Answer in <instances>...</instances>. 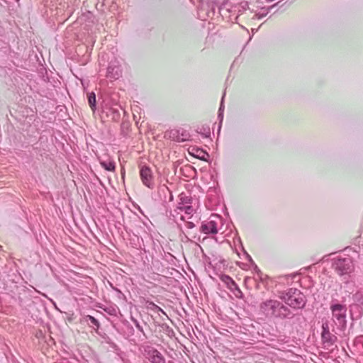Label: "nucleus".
I'll use <instances>...</instances> for the list:
<instances>
[{
	"label": "nucleus",
	"instance_id": "nucleus-39",
	"mask_svg": "<svg viewBox=\"0 0 363 363\" xmlns=\"http://www.w3.org/2000/svg\"><path fill=\"white\" fill-rule=\"evenodd\" d=\"M246 256H247V259L249 260V262H250L251 263H252L253 264H255V263H254V262H253V260H252V257H251L248 254H247V253H246Z\"/></svg>",
	"mask_w": 363,
	"mask_h": 363
},
{
	"label": "nucleus",
	"instance_id": "nucleus-34",
	"mask_svg": "<svg viewBox=\"0 0 363 363\" xmlns=\"http://www.w3.org/2000/svg\"><path fill=\"white\" fill-rule=\"evenodd\" d=\"M186 225L189 229H192V228H194L196 226V225L193 222H191V221H187L186 223Z\"/></svg>",
	"mask_w": 363,
	"mask_h": 363
},
{
	"label": "nucleus",
	"instance_id": "nucleus-28",
	"mask_svg": "<svg viewBox=\"0 0 363 363\" xmlns=\"http://www.w3.org/2000/svg\"><path fill=\"white\" fill-rule=\"evenodd\" d=\"M131 320L133 322V323L135 324V327L137 328V329H138L140 332H141V333H143V335L145 337H146V335H145V332H144V330H143V327L140 325L139 322H138V321L135 318H133V316L131 317Z\"/></svg>",
	"mask_w": 363,
	"mask_h": 363
},
{
	"label": "nucleus",
	"instance_id": "nucleus-31",
	"mask_svg": "<svg viewBox=\"0 0 363 363\" xmlns=\"http://www.w3.org/2000/svg\"><path fill=\"white\" fill-rule=\"evenodd\" d=\"M160 191H162L163 193H166L167 192L169 194V201H172L173 199V196L172 194V192L170 191V190L168 189V187L165 185H163L161 188H160Z\"/></svg>",
	"mask_w": 363,
	"mask_h": 363
},
{
	"label": "nucleus",
	"instance_id": "nucleus-22",
	"mask_svg": "<svg viewBox=\"0 0 363 363\" xmlns=\"http://www.w3.org/2000/svg\"><path fill=\"white\" fill-rule=\"evenodd\" d=\"M196 132L203 135L205 138H208L211 135V130L208 125L202 126L199 130H197Z\"/></svg>",
	"mask_w": 363,
	"mask_h": 363
},
{
	"label": "nucleus",
	"instance_id": "nucleus-20",
	"mask_svg": "<svg viewBox=\"0 0 363 363\" xmlns=\"http://www.w3.org/2000/svg\"><path fill=\"white\" fill-rule=\"evenodd\" d=\"M180 142L189 140L190 133L184 128H179Z\"/></svg>",
	"mask_w": 363,
	"mask_h": 363
},
{
	"label": "nucleus",
	"instance_id": "nucleus-38",
	"mask_svg": "<svg viewBox=\"0 0 363 363\" xmlns=\"http://www.w3.org/2000/svg\"><path fill=\"white\" fill-rule=\"evenodd\" d=\"M106 343H107V340H111L107 335H104L102 336Z\"/></svg>",
	"mask_w": 363,
	"mask_h": 363
},
{
	"label": "nucleus",
	"instance_id": "nucleus-33",
	"mask_svg": "<svg viewBox=\"0 0 363 363\" xmlns=\"http://www.w3.org/2000/svg\"><path fill=\"white\" fill-rule=\"evenodd\" d=\"M237 286H238L235 281L233 279V281L230 283V284L228 285V288L231 291H234V289H235L237 287Z\"/></svg>",
	"mask_w": 363,
	"mask_h": 363
},
{
	"label": "nucleus",
	"instance_id": "nucleus-35",
	"mask_svg": "<svg viewBox=\"0 0 363 363\" xmlns=\"http://www.w3.org/2000/svg\"><path fill=\"white\" fill-rule=\"evenodd\" d=\"M225 93L222 97V99H221V102H220V107H219V110L218 111H221V112H223L224 111V105H223V99H224V96H225Z\"/></svg>",
	"mask_w": 363,
	"mask_h": 363
},
{
	"label": "nucleus",
	"instance_id": "nucleus-25",
	"mask_svg": "<svg viewBox=\"0 0 363 363\" xmlns=\"http://www.w3.org/2000/svg\"><path fill=\"white\" fill-rule=\"evenodd\" d=\"M107 344L116 353L118 354L121 352L120 347L112 340H107Z\"/></svg>",
	"mask_w": 363,
	"mask_h": 363
},
{
	"label": "nucleus",
	"instance_id": "nucleus-3",
	"mask_svg": "<svg viewBox=\"0 0 363 363\" xmlns=\"http://www.w3.org/2000/svg\"><path fill=\"white\" fill-rule=\"evenodd\" d=\"M332 267L340 276L348 274L354 269L353 262L349 257L335 259Z\"/></svg>",
	"mask_w": 363,
	"mask_h": 363
},
{
	"label": "nucleus",
	"instance_id": "nucleus-7",
	"mask_svg": "<svg viewBox=\"0 0 363 363\" xmlns=\"http://www.w3.org/2000/svg\"><path fill=\"white\" fill-rule=\"evenodd\" d=\"M306 303V297L303 293H301L298 294L296 296H294L293 298H291L289 301H286L284 303L286 306L294 309H303L305 308Z\"/></svg>",
	"mask_w": 363,
	"mask_h": 363
},
{
	"label": "nucleus",
	"instance_id": "nucleus-29",
	"mask_svg": "<svg viewBox=\"0 0 363 363\" xmlns=\"http://www.w3.org/2000/svg\"><path fill=\"white\" fill-rule=\"evenodd\" d=\"M234 295L238 298H242L243 297V294L242 292V291L240 289L239 286H237V287L235 289H234V291H233Z\"/></svg>",
	"mask_w": 363,
	"mask_h": 363
},
{
	"label": "nucleus",
	"instance_id": "nucleus-27",
	"mask_svg": "<svg viewBox=\"0 0 363 363\" xmlns=\"http://www.w3.org/2000/svg\"><path fill=\"white\" fill-rule=\"evenodd\" d=\"M220 279L223 282H224L226 284L227 287L228 286L230 283L233 281V279L227 274H222L220 277Z\"/></svg>",
	"mask_w": 363,
	"mask_h": 363
},
{
	"label": "nucleus",
	"instance_id": "nucleus-9",
	"mask_svg": "<svg viewBox=\"0 0 363 363\" xmlns=\"http://www.w3.org/2000/svg\"><path fill=\"white\" fill-rule=\"evenodd\" d=\"M188 151L191 155L202 161H208L210 157L206 150L196 146H191Z\"/></svg>",
	"mask_w": 363,
	"mask_h": 363
},
{
	"label": "nucleus",
	"instance_id": "nucleus-30",
	"mask_svg": "<svg viewBox=\"0 0 363 363\" xmlns=\"http://www.w3.org/2000/svg\"><path fill=\"white\" fill-rule=\"evenodd\" d=\"M183 208L185 213L189 215H191L194 211L193 206L191 204L184 206Z\"/></svg>",
	"mask_w": 363,
	"mask_h": 363
},
{
	"label": "nucleus",
	"instance_id": "nucleus-37",
	"mask_svg": "<svg viewBox=\"0 0 363 363\" xmlns=\"http://www.w3.org/2000/svg\"><path fill=\"white\" fill-rule=\"evenodd\" d=\"M218 117L220 119V123H221V122L223 119V112L218 111Z\"/></svg>",
	"mask_w": 363,
	"mask_h": 363
},
{
	"label": "nucleus",
	"instance_id": "nucleus-14",
	"mask_svg": "<svg viewBox=\"0 0 363 363\" xmlns=\"http://www.w3.org/2000/svg\"><path fill=\"white\" fill-rule=\"evenodd\" d=\"M281 1H278L277 2L276 4H273L272 6H269V7H263L261 9V11L259 12V13H257L255 14V17L257 18V19H261L262 18L266 16L267 15V13L271 11L273 9L276 8L277 6L279 5V4L280 3Z\"/></svg>",
	"mask_w": 363,
	"mask_h": 363
},
{
	"label": "nucleus",
	"instance_id": "nucleus-2",
	"mask_svg": "<svg viewBox=\"0 0 363 363\" xmlns=\"http://www.w3.org/2000/svg\"><path fill=\"white\" fill-rule=\"evenodd\" d=\"M330 310L333 316L337 321L336 324L340 330H345L347 327L346 312L347 307L345 305L340 303H334L330 305Z\"/></svg>",
	"mask_w": 363,
	"mask_h": 363
},
{
	"label": "nucleus",
	"instance_id": "nucleus-26",
	"mask_svg": "<svg viewBox=\"0 0 363 363\" xmlns=\"http://www.w3.org/2000/svg\"><path fill=\"white\" fill-rule=\"evenodd\" d=\"M104 311H106L107 313H108L111 315H116L117 310L113 306L109 307H101Z\"/></svg>",
	"mask_w": 363,
	"mask_h": 363
},
{
	"label": "nucleus",
	"instance_id": "nucleus-10",
	"mask_svg": "<svg viewBox=\"0 0 363 363\" xmlns=\"http://www.w3.org/2000/svg\"><path fill=\"white\" fill-rule=\"evenodd\" d=\"M122 70L121 67L116 65V62H111L109 63L107 68V77L110 79H116L121 76Z\"/></svg>",
	"mask_w": 363,
	"mask_h": 363
},
{
	"label": "nucleus",
	"instance_id": "nucleus-16",
	"mask_svg": "<svg viewBox=\"0 0 363 363\" xmlns=\"http://www.w3.org/2000/svg\"><path fill=\"white\" fill-rule=\"evenodd\" d=\"M100 164L103 168L109 172H114L116 169L115 162L113 160L101 161Z\"/></svg>",
	"mask_w": 363,
	"mask_h": 363
},
{
	"label": "nucleus",
	"instance_id": "nucleus-43",
	"mask_svg": "<svg viewBox=\"0 0 363 363\" xmlns=\"http://www.w3.org/2000/svg\"><path fill=\"white\" fill-rule=\"evenodd\" d=\"M351 319H354L353 316H352V314H351Z\"/></svg>",
	"mask_w": 363,
	"mask_h": 363
},
{
	"label": "nucleus",
	"instance_id": "nucleus-36",
	"mask_svg": "<svg viewBox=\"0 0 363 363\" xmlns=\"http://www.w3.org/2000/svg\"><path fill=\"white\" fill-rule=\"evenodd\" d=\"M127 327H128V330H129V331H128L129 334H130V335H133V333H134V328H133V327L132 325H130V324H128V325H127Z\"/></svg>",
	"mask_w": 363,
	"mask_h": 363
},
{
	"label": "nucleus",
	"instance_id": "nucleus-18",
	"mask_svg": "<svg viewBox=\"0 0 363 363\" xmlns=\"http://www.w3.org/2000/svg\"><path fill=\"white\" fill-rule=\"evenodd\" d=\"M159 326L163 330V331L169 336L172 337L174 335V332L170 326L167 323L159 324Z\"/></svg>",
	"mask_w": 363,
	"mask_h": 363
},
{
	"label": "nucleus",
	"instance_id": "nucleus-4",
	"mask_svg": "<svg viewBox=\"0 0 363 363\" xmlns=\"http://www.w3.org/2000/svg\"><path fill=\"white\" fill-rule=\"evenodd\" d=\"M329 325L330 322L328 320H323L321 326V341L325 345L332 346L337 342V337L330 333Z\"/></svg>",
	"mask_w": 363,
	"mask_h": 363
},
{
	"label": "nucleus",
	"instance_id": "nucleus-12",
	"mask_svg": "<svg viewBox=\"0 0 363 363\" xmlns=\"http://www.w3.org/2000/svg\"><path fill=\"white\" fill-rule=\"evenodd\" d=\"M302 292L294 288H290L286 291L281 292V295L279 296L280 299L282 300L283 302L289 301L291 298H293L294 296L298 295V294H301Z\"/></svg>",
	"mask_w": 363,
	"mask_h": 363
},
{
	"label": "nucleus",
	"instance_id": "nucleus-6",
	"mask_svg": "<svg viewBox=\"0 0 363 363\" xmlns=\"http://www.w3.org/2000/svg\"><path fill=\"white\" fill-rule=\"evenodd\" d=\"M140 177L143 184L150 189L155 188L154 177L150 167L143 165L140 168Z\"/></svg>",
	"mask_w": 363,
	"mask_h": 363
},
{
	"label": "nucleus",
	"instance_id": "nucleus-5",
	"mask_svg": "<svg viewBox=\"0 0 363 363\" xmlns=\"http://www.w3.org/2000/svg\"><path fill=\"white\" fill-rule=\"evenodd\" d=\"M143 354L151 363H166L163 355L152 346H145Z\"/></svg>",
	"mask_w": 363,
	"mask_h": 363
},
{
	"label": "nucleus",
	"instance_id": "nucleus-41",
	"mask_svg": "<svg viewBox=\"0 0 363 363\" xmlns=\"http://www.w3.org/2000/svg\"><path fill=\"white\" fill-rule=\"evenodd\" d=\"M255 270H256V272H257V273H261V271L258 269V267H257L256 265H255Z\"/></svg>",
	"mask_w": 363,
	"mask_h": 363
},
{
	"label": "nucleus",
	"instance_id": "nucleus-11",
	"mask_svg": "<svg viewBox=\"0 0 363 363\" xmlns=\"http://www.w3.org/2000/svg\"><path fill=\"white\" fill-rule=\"evenodd\" d=\"M80 322L86 323L87 325H89V327H91L94 330H96L98 333V334L100 335V333L98 332V330L99 329L101 324L98 319H96L94 316L90 315H84L81 319Z\"/></svg>",
	"mask_w": 363,
	"mask_h": 363
},
{
	"label": "nucleus",
	"instance_id": "nucleus-1",
	"mask_svg": "<svg viewBox=\"0 0 363 363\" xmlns=\"http://www.w3.org/2000/svg\"><path fill=\"white\" fill-rule=\"evenodd\" d=\"M261 312L267 318L280 320L291 319L295 314L282 302L276 299H268L259 304Z\"/></svg>",
	"mask_w": 363,
	"mask_h": 363
},
{
	"label": "nucleus",
	"instance_id": "nucleus-13",
	"mask_svg": "<svg viewBox=\"0 0 363 363\" xmlns=\"http://www.w3.org/2000/svg\"><path fill=\"white\" fill-rule=\"evenodd\" d=\"M164 138L171 139L172 140L176 142H180L179 130L172 129L170 130L166 131L164 133Z\"/></svg>",
	"mask_w": 363,
	"mask_h": 363
},
{
	"label": "nucleus",
	"instance_id": "nucleus-42",
	"mask_svg": "<svg viewBox=\"0 0 363 363\" xmlns=\"http://www.w3.org/2000/svg\"><path fill=\"white\" fill-rule=\"evenodd\" d=\"M181 219H182V220H184V216H183L181 217Z\"/></svg>",
	"mask_w": 363,
	"mask_h": 363
},
{
	"label": "nucleus",
	"instance_id": "nucleus-23",
	"mask_svg": "<svg viewBox=\"0 0 363 363\" xmlns=\"http://www.w3.org/2000/svg\"><path fill=\"white\" fill-rule=\"evenodd\" d=\"M354 301L359 305L363 306V294L359 291H357L353 295Z\"/></svg>",
	"mask_w": 363,
	"mask_h": 363
},
{
	"label": "nucleus",
	"instance_id": "nucleus-17",
	"mask_svg": "<svg viewBox=\"0 0 363 363\" xmlns=\"http://www.w3.org/2000/svg\"><path fill=\"white\" fill-rule=\"evenodd\" d=\"M179 205L191 204L193 199L190 195H187L186 193H182L179 196Z\"/></svg>",
	"mask_w": 363,
	"mask_h": 363
},
{
	"label": "nucleus",
	"instance_id": "nucleus-19",
	"mask_svg": "<svg viewBox=\"0 0 363 363\" xmlns=\"http://www.w3.org/2000/svg\"><path fill=\"white\" fill-rule=\"evenodd\" d=\"M119 109H122V108L120 106H118V108H111L110 111H111L112 119L113 121H117L119 120L121 117V113Z\"/></svg>",
	"mask_w": 363,
	"mask_h": 363
},
{
	"label": "nucleus",
	"instance_id": "nucleus-24",
	"mask_svg": "<svg viewBox=\"0 0 363 363\" xmlns=\"http://www.w3.org/2000/svg\"><path fill=\"white\" fill-rule=\"evenodd\" d=\"M281 2L279 4L278 6H277L276 7H277V9L274 11L277 12L279 10H281V11H284L286 7H288L290 4H291V2H289L288 1H285V2H283V1H280Z\"/></svg>",
	"mask_w": 363,
	"mask_h": 363
},
{
	"label": "nucleus",
	"instance_id": "nucleus-40",
	"mask_svg": "<svg viewBox=\"0 0 363 363\" xmlns=\"http://www.w3.org/2000/svg\"><path fill=\"white\" fill-rule=\"evenodd\" d=\"M186 206V205H179H179H178V206H177V208H178L179 210H180V211H184V208H184V206Z\"/></svg>",
	"mask_w": 363,
	"mask_h": 363
},
{
	"label": "nucleus",
	"instance_id": "nucleus-8",
	"mask_svg": "<svg viewBox=\"0 0 363 363\" xmlns=\"http://www.w3.org/2000/svg\"><path fill=\"white\" fill-rule=\"evenodd\" d=\"M200 231L206 235L218 233L217 222L214 220H205L201 223Z\"/></svg>",
	"mask_w": 363,
	"mask_h": 363
},
{
	"label": "nucleus",
	"instance_id": "nucleus-32",
	"mask_svg": "<svg viewBox=\"0 0 363 363\" xmlns=\"http://www.w3.org/2000/svg\"><path fill=\"white\" fill-rule=\"evenodd\" d=\"M247 9H248V2L247 1H242L240 4L239 12H241L242 11H245Z\"/></svg>",
	"mask_w": 363,
	"mask_h": 363
},
{
	"label": "nucleus",
	"instance_id": "nucleus-21",
	"mask_svg": "<svg viewBox=\"0 0 363 363\" xmlns=\"http://www.w3.org/2000/svg\"><path fill=\"white\" fill-rule=\"evenodd\" d=\"M146 303H147V309H150V310H152V311H157V312L160 311L162 313L166 314L165 312L160 306L156 305L152 301H147Z\"/></svg>",
	"mask_w": 363,
	"mask_h": 363
},
{
	"label": "nucleus",
	"instance_id": "nucleus-15",
	"mask_svg": "<svg viewBox=\"0 0 363 363\" xmlns=\"http://www.w3.org/2000/svg\"><path fill=\"white\" fill-rule=\"evenodd\" d=\"M87 99L90 108L94 112L96 108V100L95 93L93 91L88 93Z\"/></svg>",
	"mask_w": 363,
	"mask_h": 363
}]
</instances>
